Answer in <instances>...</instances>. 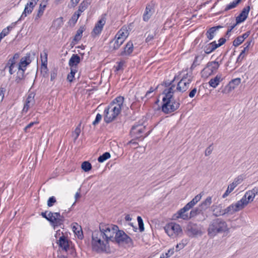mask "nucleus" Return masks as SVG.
I'll return each mask as SVG.
<instances>
[{
	"label": "nucleus",
	"mask_w": 258,
	"mask_h": 258,
	"mask_svg": "<svg viewBox=\"0 0 258 258\" xmlns=\"http://www.w3.org/2000/svg\"><path fill=\"white\" fill-rule=\"evenodd\" d=\"M228 230L226 222L222 218H217L210 222L207 229L208 235L210 238H214L218 233H224Z\"/></svg>",
	"instance_id": "nucleus-1"
},
{
	"label": "nucleus",
	"mask_w": 258,
	"mask_h": 258,
	"mask_svg": "<svg viewBox=\"0 0 258 258\" xmlns=\"http://www.w3.org/2000/svg\"><path fill=\"white\" fill-rule=\"evenodd\" d=\"M180 105L179 99H175L173 98H162V111L165 114H169L175 111Z\"/></svg>",
	"instance_id": "nucleus-2"
},
{
	"label": "nucleus",
	"mask_w": 258,
	"mask_h": 258,
	"mask_svg": "<svg viewBox=\"0 0 258 258\" xmlns=\"http://www.w3.org/2000/svg\"><path fill=\"white\" fill-rule=\"evenodd\" d=\"M100 227L104 232L105 241L108 243L109 241L113 242L114 236L119 230L118 227L115 225H104L100 224Z\"/></svg>",
	"instance_id": "nucleus-3"
},
{
	"label": "nucleus",
	"mask_w": 258,
	"mask_h": 258,
	"mask_svg": "<svg viewBox=\"0 0 258 258\" xmlns=\"http://www.w3.org/2000/svg\"><path fill=\"white\" fill-rule=\"evenodd\" d=\"M113 242H116L118 245H126L128 247L133 246L134 245L132 239L121 230H119L118 232H116Z\"/></svg>",
	"instance_id": "nucleus-4"
},
{
	"label": "nucleus",
	"mask_w": 258,
	"mask_h": 258,
	"mask_svg": "<svg viewBox=\"0 0 258 258\" xmlns=\"http://www.w3.org/2000/svg\"><path fill=\"white\" fill-rule=\"evenodd\" d=\"M202 229V225L192 222H189L186 227L187 234L191 237L202 236L203 234Z\"/></svg>",
	"instance_id": "nucleus-5"
},
{
	"label": "nucleus",
	"mask_w": 258,
	"mask_h": 258,
	"mask_svg": "<svg viewBox=\"0 0 258 258\" xmlns=\"http://www.w3.org/2000/svg\"><path fill=\"white\" fill-rule=\"evenodd\" d=\"M64 212L60 215L59 212H49V215L51 217H49L48 221L50 222V225L55 229L57 227H61V225H63V223L65 221V217L63 215Z\"/></svg>",
	"instance_id": "nucleus-6"
},
{
	"label": "nucleus",
	"mask_w": 258,
	"mask_h": 258,
	"mask_svg": "<svg viewBox=\"0 0 258 258\" xmlns=\"http://www.w3.org/2000/svg\"><path fill=\"white\" fill-rule=\"evenodd\" d=\"M145 126H144L141 124H137L134 125L132 127L130 132L131 136L137 139H141V140H143L145 138L147 137L151 132V130H150L146 133L145 136H143V134L145 131Z\"/></svg>",
	"instance_id": "nucleus-7"
},
{
	"label": "nucleus",
	"mask_w": 258,
	"mask_h": 258,
	"mask_svg": "<svg viewBox=\"0 0 258 258\" xmlns=\"http://www.w3.org/2000/svg\"><path fill=\"white\" fill-rule=\"evenodd\" d=\"M220 66V63L216 60L209 61L201 71L202 77L207 78L209 76L215 74Z\"/></svg>",
	"instance_id": "nucleus-8"
},
{
	"label": "nucleus",
	"mask_w": 258,
	"mask_h": 258,
	"mask_svg": "<svg viewBox=\"0 0 258 258\" xmlns=\"http://www.w3.org/2000/svg\"><path fill=\"white\" fill-rule=\"evenodd\" d=\"M104 239L92 238V246L93 250L97 252L106 250V246L108 243L103 241Z\"/></svg>",
	"instance_id": "nucleus-9"
},
{
	"label": "nucleus",
	"mask_w": 258,
	"mask_h": 258,
	"mask_svg": "<svg viewBox=\"0 0 258 258\" xmlns=\"http://www.w3.org/2000/svg\"><path fill=\"white\" fill-rule=\"evenodd\" d=\"M192 78L191 76H189V79L181 78L177 83L176 90L181 93L185 92L189 88Z\"/></svg>",
	"instance_id": "nucleus-10"
},
{
	"label": "nucleus",
	"mask_w": 258,
	"mask_h": 258,
	"mask_svg": "<svg viewBox=\"0 0 258 258\" xmlns=\"http://www.w3.org/2000/svg\"><path fill=\"white\" fill-rule=\"evenodd\" d=\"M166 233L170 235L169 232L171 231L177 235H179L182 233V230L181 226L176 223H171L170 224L166 226L164 228Z\"/></svg>",
	"instance_id": "nucleus-11"
},
{
	"label": "nucleus",
	"mask_w": 258,
	"mask_h": 258,
	"mask_svg": "<svg viewBox=\"0 0 258 258\" xmlns=\"http://www.w3.org/2000/svg\"><path fill=\"white\" fill-rule=\"evenodd\" d=\"M35 93L34 92H30L26 99L24 104L23 112H27L30 107H32L35 103L34 97Z\"/></svg>",
	"instance_id": "nucleus-12"
},
{
	"label": "nucleus",
	"mask_w": 258,
	"mask_h": 258,
	"mask_svg": "<svg viewBox=\"0 0 258 258\" xmlns=\"http://www.w3.org/2000/svg\"><path fill=\"white\" fill-rule=\"evenodd\" d=\"M250 9V6H247L242 9L241 12L236 18L237 24L241 23L247 19Z\"/></svg>",
	"instance_id": "nucleus-13"
},
{
	"label": "nucleus",
	"mask_w": 258,
	"mask_h": 258,
	"mask_svg": "<svg viewBox=\"0 0 258 258\" xmlns=\"http://www.w3.org/2000/svg\"><path fill=\"white\" fill-rule=\"evenodd\" d=\"M123 43V40L114 37L109 43V51L113 52L118 49Z\"/></svg>",
	"instance_id": "nucleus-14"
},
{
	"label": "nucleus",
	"mask_w": 258,
	"mask_h": 258,
	"mask_svg": "<svg viewBox=\"0 0 258 258\" xmlns=\"http://www.w3.org/2000/svg\"><path fill=\"white\" fill-rule=\"evenodd\" d=\"M57 243L58 244L60 248L66 251H67L70 248V241L68 240L67 237L63 235L59 237Z\"/></svg>",
	"instance_id": "nucleus-15"
},
{
	"label": "nucleus",
	"mask_w": 258,
	"mask_h": 258,
	"mask_svg": "<svg viewBox=\"0 0 258 258\" xmlns=\"http://www.w3.org/2000/svg\"><path fill=\"white\" fill-rule=\"evenodd\" d=\"M188 211V209L184 206L183 208L180 209L177 212L174 214L173 216V219L174 220L181 218L183 220L189 219L188 215L185 213L186 211Z\"/></svg>",
	"instance_id": "nucleus-16"
},
{
	"label": "nucleus",
	"mask_w": 258,
	"mask_h": 258,
	"mask_svg": "<svg viewBox=\"0 0 258 258\" xmlns=\"http://www.w3.org/2000/svg\"><path fill=\"white\" fill-rule=\"evenodd\" d=\"M222 28H223V26L221 25H218L209 28L206 33V37L208 39V40H212L216 35V31Z\"/></svg>",
	"instance_id": "nucleus-17"
},
{
	"label": "nucleus",
	"mask_w": 258,
	"mask_h": 258,
	"mask_svg": "<svg viewBox=\"0 0 258 258\" xmlns=\"http://www.w3.org/2000/svg\"><path fill=\"white\" fill-rule=\"evenodd\" d=\"M104 113V121L107 123H109L112 122L118 116V115H115V114H114L113 112H111L110 110H109L108 109H105Z\"/></svg>",
	"instance_id": "nucleus-18"
},
{
	"label": "nucleus",
	"mask_w": 258,
	"mask_h": 258,
	"mask_svg": "<svg viewBox=\"0 0 258 258\" xmlns=\"http://www.w3.org/2000/svg\"><path fill=\"white\" fill-rule=\"evenodd\" d=\"M80 62L81 57L77 54H73L69 60V65L71 68L77 69V66Z\"/></svg>",
	"instance_id": "nucleus-19"
},
{
	"label": "nucleus",
	"mask_w": 258,
	"mask_h": 258,
	"mask_svg": "<svg viewBox=\"0 0 258 258\" xmlns=\"http://www.w3.org/2000/svg\"><path fill=\"white\" fill-rule=\"evenodd\" d=\"M133 44L132 42L129 41L125 45V47H124L123 50L120 53L119 55H130L133 52Z\"/></svg>",
	"instance_id": "nucleus-20"
},
{
	"label": "nucleus",
	"mask_w": 258,
	"mask_h": 258,
	"mask_svg": "<svg viewBox=\"0 0 258 258\" xmlns=\"http://www.w3.org/2000/svg\"><path fill=\"white\" fill-rule=\"evenodd\" d=\"M235 212H236V211H235L234 206L232 204L224 210L220 211L219 213L216 212V213H214V215L217 217L220 215H224L225 214H233Z\"/></svg>",
	"instance_id": "nucleus-21"
},
{
	"label": "nucleus",
	"mask_w": 258,
	"mask_h": 258,
	"mask_svg": "<svg viewBox=\"0 0 258 258\" xmlns=\"http://www.w3.org/2000/svg\"><path fill=\"white\" fill-rule=\"evenodd\" d=\"M217 48L216 41H213L203 46V49L206 54H209Z\"/></svg>",
	"instance_id": "nucleus-22"
},
{
	"label": "nucleus",
	"mask_w": 258,
	"mask_h": 258,
	"mask_svg": "<svg viewBox=\"0 0 258 258\" xmlns=\"http://www.w3.org/2000/svg\"><path fill=\"white\" fill-rule=\"evenodd\" d=\"M47 54L45 53V60L42 59L41 63V73L42 74V76L44 78L47 77L48 74L47 72L48 71L47 67Z\"/></svg>",
	"instance_id": "nucleus-23"
},
{
	"label": "nucleus",
	"mask_w": 258,
	"mask_h": 258,
	"mask_svg": "<svg viewBox=\"0 0 258 258\" xmlns=\"http://www.w3.org/2000/svg\"><path fill=\"white\" fill-rule=\"evenodd\" d=\"M31 62V60L30 59V53H27L26 55L22 57L20 59V61L18 64V69H21L22 67L21 66H27L29 65Z\"/></svg>",
	"instance_id": "nucleus-24"
},
{
	"label": "nucleus",
	"mask_w": 258,
	"mask_h": 258,
	"mask_svg": "<svg viewBox=\"0 0 258 258\" xmlns=\"http://www.w3.org/2000/svg\"><path fill=\"white\" fill-rule=\"evenodd\" d=\"M202 197V194H200L197 195L195 197L189 202H188L186 205H185V207L188 209V210L192 208L193 207L199 202L200 201Z\"/></svg>",
	"instance_id": "nucleus-25"
},
{
	"label": "nucleus",
	"mask_w": 258,
	"mask_h": 258,
	"mask_svg": "<svg viewBox=\"0 0 258 258\" xmlns=\"http://www.w3.org/2000/svg\"><path fill=\"white\" fill-rule=\"evenodd\" d=\"M202 197V194H200L197 195L195 197L189 202H188L186 205H185V207L188 209V210L192 208L193 207L199 202L200 201Z\"/></svg>",
	"instance_id": "nucleus-26"
},
{
	"label": "nucleus",
	"mask_w": 258,
	"mask_h": 258,
	"mask_svg": "<svg viewBox=\"0 0 258 258\" xmlns=\"http://www.w3.org/2000/svg\"><path fill=\"white\" fill-rule=\"evenodd\" d=\"M202 197V194H200L197 195L195 197L189 202H188L186 205H185V207L188 209V210L192 208L193 207L199 202L200 201Z\"/></svg>",
	"instance_id": "nucleus-27"
},
{
	"label": "nucleus",
	"mask_w": 258,
	"mask_h": 258,
	"mask_svg": "<svg viewBox=\"0 0 258 258\" xmlns=\"http://www.w3.org/2000/svg\"><path fill=\"white\" fill-rule=\"evenodd\" d=\"M202 197V194H200L197 195L195 197L189 202H188L186 205H185V207L188 209V210L192 208L193 207L199 202L200 201Z\"/></svg>",
	"instance_id": "nucleus-28"
},
{
	"label": "nucleus",
	"mask_w": 258,
	"mask_h": 258,
	"mask_svg": "<svg viewBox=\"0 0 258 258\" xmlns=\"http://www.w3.org/2000/svg\"><path fill=\"white\" fill-rule=\"evenodd\" d=\"M248 204V202H246V201L242 198L237 202L235 204H233L234 206V208L235 209V211L236 212L239 211L244 208L245 206Z\"/></svg>",
	"instance_id": "nucleus-29"
},
{
	"label": "nucleus",
	"mask_w": 258,
	"mask_h": 258,
	"mask_svg": "<svg viewBox=\"0 0 258 258\" xmlns=\"http://www.w3.org/2000/svg\"><path fill=\"white\" fill-rule=\"evenodd\" d=\"M92 238H97L100 239H104L105 241V235L104 232L102 230L100 225L99 226V230H96L93 232L92 234Z\"/></svg>",
	"instance_id": "nucleus-30"
},
{
	"label": "nucleus",
	"mask_w": 258,
	"mask_h": 258,
	"mask_svg": "<svg viewBox=\"0 0 258 258\" xmlns=\"http://www.w3.org/2000/svg\"><path fill=\"white\" fill-rule=\"evenodd\" d=\"M45 8V5H39L37 14L34 16V21L35 22L38 23L39 19L43 16Z\"/></svg>",
	"instance_id": "nucleus-31"
},
{
	"label": "nucleus",
	"mask_w": 258,
	"mask_h": 258,
	"mask_svg": "<svg viewBox=\"0 0 258 258\" xmlns=\"http://www.w3.org/2000/svg\"><path fill=\"white\" fill-rule=\"evenodd\" d=\"M18 70L15 81L16 84H20L21 81L25 79V73H24L22 69H18Z\"/></svg>",
	"instance_id": "nucleus-32"
},
{
	"label": "nucleus",
	"mask_w": 258,
	"mask_h": 258,
	"mask_svg": "<svg viewBox=\"0 0 258 258\" xmlns=\"http://www.w3.org/2000/svg\"><path fill=\"white\" fill-rule=\"evenodd\" d=\"M222 79H221V76L217 75L214 78L211 79L209 82V85L213 87L216 88L219 84L220 81H221Z\"/></svg>",
	"instance_id": "nucleus-33"
},
{
	"label": "nucleus",
	"mask_w": 258,
	"mask_h": 258,
	"mask_svg": "<svg viewBox=\"0 0 258 258\" xmlns=\"http://www.w3.org/2000/svg\"><path fill=\"white\" fill-rule=\"evenodd\" d=\"M128 35V32L127 30L121 29L115 35V38L121 39L124 42Z\"/></svg>",
	"instance_id": "nucleus-34"
},
{
	"label": "nucleus",
	"mask_w": 258,
	"mask_h": 258,
	"mask_svg": "<svg viewBox=\"0 0 258 258\" xmlns=\"http://www.w3.org/2000/svg\"><path fill=\"white\" fill-rule=\"evenodd\" d=\"M151 10L152 6L150 5H147L143 17L144 21H148L149 20L152 15Z\"/></svg>",
	"instance_id": "nucleus-35"
},
{
	"label": "nucleus",
	"mask_w": 258,
	"mask_h": 258,
	"mask_svg": "<svg viewBox=\"0 0 258 258\" xmlns=\"http://www.w3.org/2000/svg\"><path fill=\"white\" fill-rule=\"evenodd\" d=\"M212 197H208L207 199L203 201L199 206L202 208V210L205 211L207 210L212 204Z\"/></svg>",
	"instance_id": "nucleus-36"
},
{
	"label": "nucleus",
	"mask_w": 258,
	"mask_h": 258,
	"mask_svg": "<svg viewBox=\"0 0 258 258\" xmlns=\"http://www.w3.org/2000/svg\"><path fill=\"white\" fill-rule=\"evenodd\" d=\"M175 90H173L172 87H168V88L165 89L162 94L164 95L163 97L165 98H173V94L175 92Z\"/></svg>",
	"instance_id": "nucleus-37"
},
{
	"label": "nucleus",
	"mask_w": 258,
	"mask_h": 258,
	"mask_svg": "<svg viewBox=\"0 0 258 258\" xmlns=\"http://www.w3.org/2000/svg\"><path fill=\"white\" fill-rule=\"evenodd\" d=\"M105 109H108L111 112H113L115 115H118L121 111V107H117L115 105L112 104L110 103V104Z\"/></svg>",
	"instance_id": "nucleus-38"
},
{
	"label": "nucleus",
	"mask_w": 258,
	"mask_h": 258,
	"mask_svg": "<svg viewBox=\"0 0 258 258\" xmlns=\"http://www.w3.org/2000/svg\"><path fill=\"white\" fill-rule=\"evenodd\" d=\"M204 211L202 210V208L199 206L198 207L194 209H192L189 213V215H188L189 219L195 217L197 215L202 213L203 214V212Z\"/></svg>",
	"instance_id": "nucleus-39"
},
{
	"label": "nucleus",
	"mask_w": 258,
	"mask_h": 258,
	"mask_svg": "<svg viewBox=\"0 0 258 258\" xmlns=\"http://www.w3.org/2000/svg\"><path fill=\"white\" fill-rule=\"evenodd\" d=\"M124 99L123 97L119 96L113 99L111 103H112V104L115 105L117 107L119 106L121 108L124 102Z\"/></svg>",
	"instance_id": "nucleus-40"
},
{
	"label": "nucleus",
	"mask_w": 258,
	"mask_h": 258,
	"mask_svg": "<svg viewBox=\"0 0 258 258\" xmlns=\"http://www.w3.org/2000/svg\"><path fill=\"white\" fill-rule=\"evenodd\" d=\"M33 10V9L25 5L24 10L21 15L20 18L18 19V21H20L24 19L28 15L31 14Z\"/></svg>",
	"instance_id": "nucleus-41"
},
{
	"label": "nucleus",
	"mask_w": 258,
	"mask_h": 258,
	"mask_svg": "<svg viewBox=\"0 0 258 258\" xmlns=\"http://www.w3.org/2000/svg\"><path fill=\"white\" fill-rule=\"evenodd\" d=\"M85 30V28L84 26H81L79 29L77 30L76 35L74 38V41L75 42H78L80 40H81L82 36V33Z\"/></svg>",
	"instance_id": "nucleus-42"
},
{
	"label": "nucleus",
	"mask_w": 258,
	"mask_h": 258,
	"mask_svg": "<svg viewBox=\"0 0 258 258\" xmlns=\"http://www.w3.org/2000/svg\"><path fill=\"white\" fill-rule=\"evenodd\" d=\"M242 0H235L232 3L228 4L226 6V8L224 9V11L226 12L231 9H234L237 7V6L240 3Z\"/></svg>",
	"instance_id": "nucleus-43"
},
{
	"label": "nucleus",
	"mask_w": 258,
	"mask_h": 258,
	"mask_svg": "<svg viewBox=\"0 0 258 258\" xmlns=\"http://www.w3.org/2000/svg\"><path fill=\"white\" fill-rule=\"evenodd\" d=\"M241 82V79L239 78L232 80L228 84L230 89H234Z\"/></svg>",
	"instance_id": "nucleus-44"
},
{
	"label": "nucleus",
	"mask_w": 258,
	"mask_h": 258,
	"mask_svg": "<svg viewBox=\"0 0 258 258\" xmlns=\"http://www.w3.org/2000/svg\"><path fill=\"white\" fill-rule=\"evenodd\" d=\"M78 70L77 68H71V72L68 75L67 80L71 83L73 81L75 74L77 72Z\"/></svg>",
	"instance_id": "nucleus-45"
},
{
	"label": "nucleus",
	"mask_w": 258,
	"mask_h": 258,
	"mask_svg": "<svg viewBox=\"0 0 258 258\" xmlns=\"http://www.w3.org/2000/svg\"><path fill=\"white\" fill-rule=\"evenodd\" d=\"M92 168L91 164L89 161H84L81 165V168L85 172H88L91 170Z\"/></svg>",
	"instance_id": "nucleus-46"
},
{
	"label": "nucleus",
	"mask_w": 258,
	"mask_h": 258,
	"mask_svg": "<svg viewBox=\"0 0 258 258\" xmlns=\"http://www.w3.org/2000/svg\"><path fill=\"white\" fill-rule=\"evenodd\" d=\"M90 4L89 0H84L79 6V11L84 12Z\"/></svg>",
	"instance_id": "nucleus-47"
},
{
	"label": "nucleus",
	"mask_w": 258,
	"mask_h": 258,
	"mask_svg": "<svg viewBox=\"0 0 258 258\" xmlns=\"http://www.w3.org/2000/svg\"><path fill=\"white\" fill-rule=\"evenodd\" d=\"M254 198V196L252 194V192H250V191H247L245 195L242 197V199L245 200L246 202H248V204L249 202L253 201Z\"/></svg>",
	"instance_id": "nucleus-48"
},
{
	"label": "nucleus",
	"mask_w": 258,
	"mask_h": 258,
	"mask_svg": "<svg viewBox=\"0 0 258 258\" xmlns=\"http://www.w3.org/2000/svg\"><path fill=\"white\" fill-rule=\"evenodd\" d=\"M110 154L109 152H106L98 158V161L100 163H102L107 159L110 158Z\"/></svg>",
	"instance_id": "nucleus-49"
},
{
	"label": "nucleus",
	"mask_w": 258,
	"mask_h": 258,
	"mask_svg": "<svg viewBox=\"0 0 258 258\" xmlns=\"http://www.w3.org/2000/svg\"><path fill=\"white\" fill-rule=\"evenodd\" d=\"M103 29V28L99 26L98 25H96L94 27L92 32H91V35L93 37H95L96 35H99L101 33Z\"/></svg>",
	"instance_id": "nucleus-50"
},
{
	"label": "nucleus",
	"mask_w": 258,
	"mask_h": 258,
	"mask_svg": "<svg viewBox=\"0 0 258 258\" xmlns=\"http://www.w3.org/2000/svg\"><path fill=\"white\" fill-rule=\"evenodd\" d=\"M73 229L74 233L77 235L78 238L80 239H82L84 237L83 231L80 228V229H79L78 228L76 227L75 226L73 227Z\"/></svg>",
	"instance_id": "nucleus-51"
},
{
	"label": "nucleus",
	"mask_w": 258,
	"mask_h": 258,
	"mask_svg": "<svg viewBox=\"0 0 258 258\" xmlns=\"http://www.w3.org/2000/svg\"><path fill=\"white\" fill-rule=\"evenodd\" d=\"M106 14H104L101 16V19L97 22V23L95 24L96 25H98L99 26L103 28V26L106 23Z\"/></svg>",
	"instance_id": "nucleus-52"
},
{
	"label": "nucleus",
	"mask_w": 258,
	"mask_h": 258,
	"mask_svg": "<svg viewBox=\"0 0 258 258\" xmlns=\"http://www.w3.org/2000/svg\"><path fill=\"white\" fill-rule=\"evenodd\" d=\"M235 185H233L232 183H231L230 185H228V188L225 193L223 195L222 197L223 198H226L227 197L229 194L233 191V190L235 188Z\"/></svg>",
	"instance_id": "nucleus-53"
},
{
	"label": "nucleus",
	"mask_w": 258,
	"mask_h": 258,
	"mask_svg": "<svg viewBox=\"0 0 258 258\" xmlns=\"http://www.w3.org/2000/svg\"><path fill=\"white\" fill-rule=\"evenodd\" d=\"M137 221L139 225V229L140 232L144 231V225L142 218L141 216H138Z\"/></svg>",
	"instance_id": "nucleus-54"
},
{
	"label": "nucleus",
	"mask_w": 258,
	"mask_h": 258,
	"mask_svg": "<svg viewBox=\"0 0 258 258\" xmlns=\"http://www.w3.org/2000/svg\"><path fill=\"white\" fill-rule=\"evenodd\" d=\"M81 122H80L76 128L74 132V134L75 135V137L74 138V141H76L78 138L80 133H81Z\"/></svg>",
	"instance_id": "nucleus-55"
},
{
	"label": "nucleus",
	"mask_w": 258,
	"mask_h": 258,
	"mask_svg": "<svg viewBox=\"0 0 258 258\" xmlns=\"http://www.w3.org/2000/svg\"><path fill=\"white\" fill-rule=\"evenodd\" d=\"M243 181V176L242 175H239L238 177L235 178L232 183L233 185H235V186H237L238 184L241 183Z\"/></svg>",
	"instance_id": "nucleus-56"
},
{
	"label": "nucleus",
	"mask_w": 258,
	"mask_h": 258,
	"mask_svg": "<svg viewBox=\"0 0 258 258\" xmlns=\"http://www.w3.org/2000/svg\"><path fill=\"white\" fill-rule=\"evenodd\" d=\"M56 203V200L54 196L50 197L47 201V206L49 207H52L55 203Z\"/></svg>",
	"instance_id": "nucleus-57"
},
{
	"label": "nucleus",
	"mask_w": 258,
	"mask_h": 258,
	"mask_svg": "<svg viewBox=\"0 0 258 258\" xmlns=\"http://www.w3.org/2000/svg\"><path fill=\"white\" fill-rule=\"evenodd\" d=\"M243 42V40L241 39L240 36L236 37L235 40L233 41V45L237 47L241 44Z\"/></svg>",
	"instance_id": "nucleus-58"
},
{
	"label": "nucleus",
	"mask_w": 258,
	"mask_h": 258,
	"mask_svg": "<svg viewBox=\"0 0 258 258\" xmlns=\"http://www.w3.org/2000/svg\"><path fill=\"white\" fill-rule=\"evenodd\" d=\"M158 86L159 85H158L155 89H154L153 87H151L149 90L146 92L144 97H142V99L143 100L145 98H147V99H148V98H150L151 97L149 96V95L151 93L153 92L155 90H157L158 88Z\"/></svg>",
	"instance_id": "nucleus-59"
},
{
	"label": "nucleus",
	"mask_w": 258,
	"mask_h": 258,
	"mask_svg": "<svg viewBox=\"0 0 258 258\" xmlns=\"http://www.w3.org/2000/svg\"><path fill=\"white\" fill-rule=\"evenodd\" d=\"M57 74V69L53 68L50 72V81H53L56 77Z\"/></svg>",
	"instance_id": "nucleus-60"
},
{
	"label": "nucleus",
	"mask_w": 258,
	"mask_h": 258,
	"mask_svg": "<svg viewBox=\"0 0 258 258\" xmlns=\"http://www.w3.org/2000/svg\"><path fill=\"white\" fill-rule=\"evenodd\" d=\"M39 0H29L26 6L34 9Z\"/></svg>",
	"instance_id": "nucleus-61"
},
{
	"label": "nucleus",
	"mask_w": 258,
	"mask_h": 258,
	"mask_svg": "<svg viewBox=\"0 0 258 258\" xmlns=\"http://www.w3.org/2000/svg\"><path fill=\"white\" fill-rule=\"evenodd\" d=\"M246 51H247V50H246L245 49L243 48V49L241 51V53H240V54L239 55V56H238V57L237 58V60H236L237 62H240L242 60V59L245 57L244 53Z\"/></svg>",
	"instance_id": "nucleus-62"
},
{
	"label": "nucleus",
	"mask_w": 258,
	"mask_h": 258,
	"mask_svg": "<svg viewBox=\"0 0 258 258\" xmlns=\"http://www.w3.org/2000/svg\"><path fill=\"white\" fill-rule=\"evenodd\" d=\"M9 28H6L4 29L0 33V40H1L2 39L7 35L9 33Z\"/></svg>",
	"instance_id": "nucleus-63"
},
{
	"label": "nucleus",
	"mask_w": 258,
	"mask_h": 258,
	"mask_svg": "<svg viewBox=\"0 0 258 258\" xmlns=\"http://www.w3.org/2000/svg\"><path fill=\"white\" fill-rule=\"evenodd\" d=\"M102 118V115L100 113H98L96 116L95 120L93 122L92 124L94 125H96L99 123Z\"/></svg>",
	"instance_id": "nucleus-64"
}]
</instances>
